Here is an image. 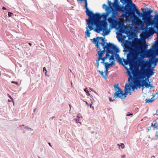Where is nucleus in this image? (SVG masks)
Listing matches in <instances>:
<instances>
[{
  "mask_svg": "<svg viewBox=\"0 0 158 158\" xmlns=\"http://www.w3.org/2000/svg\"><path fill=\"white\" fill-rule=\"evenodd\" d=\"M123 10H124V11H119V12H122L123 13L121 16V17L127 18V15L130 16L134 14V13L133 10H131V6L130 5H126L124 7V8H123Z\"/></svg>",
  "mask_w": 158,
  "mask_h": 158,
  "instance_id": "10",
  "label": "nucleus"
},
{
  "mask_svg": "<svg viewBox=\"0 0 158 158\" xmlns=\"http://www.w3.org/2000/svg\"><path fill=\"white\" fill-rule=\"evenodd\" d=\"M22 126H24V125H23Z\"/></svg>",
  "mask_w": 158,
  "mask_h": 158,
  "instance_id": "49",
  "label": "nucleus"
},
{
  "mask_svg": "<svg viewBox=\"0 0 158 158\" xmlns=\"http://www.w3.org/2000/svg\"><path fill=\"white\" fill-rule=\"evenodd\" d=\"M69 106L70 107V108H71V105L69 104Z\"/></svg>",
  "mask_w": 158,
  "mask_h": 158,
  "instance_id": "44",
  "label": "nucleus"
},
{
  "mask_svg": "<svg viewBox=\"0 0 158 158\" xmlns=\"http://www.w3.org/2000/svg\"><path fill=\"white\" fill-rule=\"evenodd\" d=\"M108 21L113 27H115L118 23V19L115 16V13L113 12L111 16L108 18Z\"/></svg>",
  "mask_w": 158,
  "mask_h": 158,
  "instance_id": "12",
  "label": "nucleus"
},
{
  "mask_svg": "<svg viewBox=\"0 0 158 158\" xmlns=\"http://www.w3.org/2000/svg\"><path fill=\"white\" fill-rule=\"evenodd\" d=\"M106 13H103L101 15L102 17L104 19H107V17L109 15L110 13L111 12V11H106Z\"/></svg>",
  "mask_w": 158,
  "mask_h": 158,
  "instance_id": "20",
  "label": "nucleus"
},
{
  "mask_svg": "<svg viewBox=\"0 0 158 158\" xmlns=\"http://www.w3.org/2000/svg\"><path fill=\"white\" fill-rule=\"evenodd\" d=\"M86 104H87V105L88 106H89V104L87 102H85Z\"/></svg>",
  "mask_w": 158,
  "mask_h": 158,
  "instance_id": "40",
  "label": "nucleus"
},
{
  "mask_svg": "<svg viewBox=\"0 0 158 158\" xmlns=\"http://www.w3.org/2000/svg\"><path fill=\"white\" fill-rule=\"evenodd\" d=\"M28 44L30 46H32V44L30 43H28Z\"/></svg>",
  "mask_w": 158,
  "mask_h": 158,
  "instance_id": "39",
  "label": "nucleus"
},
{
  "mask_svg": "<svg viewBox=\"0 0 158 158\" xmlns=\"http://www.w3.org/2000/svg\"><path fill=\"white\" fill-rule=\"evenodd\" d=\"M70 70L71 72V69H70Z\"/></svg>",
  "mask_w": 158,
  "mask_h": 158,
  "instance_id": "50",
  "label": "nucleus"
},
{
  "mask_svg": "<svg viewBox=\"0 0 158 158\" xmlns=\"http://www.w3.org/2000/svg\"><path fill=\"white\" fill-rule=\"evenodd\" d=\"M8 101L9 102H11V101L9 100H8Z\"/></svg>",
  "mask_w": 158,
  "mask_h": 158,
  "instance_id": "45",
  "label": "nucleus"
},
{
  "mask_svg": "<svg viewBox=\"0 0 158 158\" xmlns=\"http://www.w3.org/2000/svg\"><path fill=\"white\" fill-rule=\"evenodd\" d=\"M71 84L72 86L73 85V83L72 82H71Z\"/></svg>",
  "mask_w": 158,
  "mask_h": 158,
  "instance_id": "47",
  "label": "nucleus"
},
{
  "mask_svg": "<svg viewBox=\"0 0 158 158\" xmlns=\"http://www.w3.org/2000/svg\"><path fill=\"white\" fill-rule=\"evenodd\" d=\"M114 64V61H111L110 63H108L107 62L105 63L104 64H105V66L106 69H108L110 67L112 66Z\"/></svg>",
  "mask_w": 158,
  "mask_h": 158,
  "instance_id": "21",
  "label": "nucleus"
},
{
  "mask_svg": "<svg viewBox=\"0 0 158 158\" xmlns=\"http://www.w3.org/2000/svg\"><path fill=\"white\" fill-rule=\"evenodd\" d=\"M11 83H14V84H17V85H18V82H15V81H12L11 82Z\"/></svg>",
  "mask_w": 158,
  "mask_h": 158,
  "instance_id": "33",
  "label": "nucleus"
},
{
  "mask_svg": "<svg viewBox=\"0 0 158 158\" xmlns=\"http://www.w3.org/2000/svg\"><path fill=\"white\" fill-rule=\"evenodd\" d=\"M77 1H80L81 2H82V1H84L85 3V6L86 7L87 4V0H77Z\"/></svg>",
  "mask_w": 158,
  "mask_h": 158,
  "instance_id": "26",
  "label": "nucleus"
},
{
  "mask_svg": "<svg viewBox=\"0 0 158 158\" xmlns=\"http://www.w3.org/2000/svg\"><path fill=\"white\" fill-rule=\"evenodd\" d=\"M48 143L49 145H50V146L51 147L52 145H51V143Z\"/></svg>",
  "mask_w": 158,
  "mask_h": 158,
  "instance_id": "41",
  "label": "nucleus"
},
{
  "mask_svg": "<svg viewBox=\"0 0 158 158\" xmlns=\"http://www.w3.org/2000/svg\"><path fill=\"white\" fill-rule=\"evenodd\" d=\"M87 6L88 4H87V6L86 7L85 6V5L84 6V7L86 9L85 12L87 15L89 16L88 19L86 20L87 23L86 24L88 25V26H89V25H90V24H91V23H92V19L94 14H93L92 11L89 10L88 9Z\"/></svg>",
  "mask_w": 158,
  "mask_h": 158,
  "instance_id": "13",
  "label": "nucleus"
},
{
  "mask_svg": "<svg viewBox=\"0 0 158 158\" xmlns=\"http://www.w3.org/2000/svg\"><path fill=\"white\" fill-rule=\"evenodd\" d=\"M141 61V57H137L134 56H127V58L126 59H122L123 63V62L125 65H127L129 64L131 67L133 66L135 64H137L138 67L136 68L137 69L139 68V62Z\"/></svg>",
  "mask_w": 158,
  "mask_h": 158,
  "instance_id": "6",
  "label": "nucleus"
},
{
  "mask_svg": "<svg viewBox=\"0 0 158 158\" xmlns=\"http://www.w3.org/2000/svg\"><path fill=\"white\" fill-rule=\"evenodd\" d=\"M2 9H3V10H6V7H5L3 6L2 8Z\"/></svg>",
  "mask_w": 158,
  "mask_h": 158,
  "instance_id": "36",
  "label": "nucleus"
},
{
  "mask_svg": "<svg viewBox=\"0 0 158 158\" xmlns=\"http://www.w3.org/2000/svg\"><path fill=\"white\" fill-rule=\"evenodd\" d=\"M112 4L113 7L116 9V11H124L123 10V8H124V6L119 5L117 2L113 3Z\"/></svg>",
  "mask_w": 158,
  "mask_h": 158,
  "instance_id": "15",
  "label": "nucleus"
},
{
  "mask_svg": "<svg viewBox=\"0 0 158 158\" xmlns=\"http://www.w3.org/2000/svg\"><path fill=\"white\" fill-rule=\"evenodd\" d=\"M131 90V86L130 85L126 84L125 85V90H127L129 91Z\"/></svg>",
  "mask_w": 158,
  "mask_h": 158,
  "instance_id": "23",
  "label": "nucleus"
},
{
  "mask_svg": "<svg viewBox=\"0 0 158 158\" xmlns=\"http://www.w3.org/2000/svg\"><path fill=\"white\" fill-rule=\"evenodd\" d=\"M151 127H153L154 130L158 129V124L156 120L155 121H153V123H152L151 126L150 127V129H151Z\"/></svg>",
  "mask_w": 158,
  "mask_h": 158,
  "instance_id": "18",
  "label": "nucleus"
},
{
  "mask_svg": "<svg viewBox=\"0 0 158 158\" xmlns=\"http://www.w3.org/2000/svg\"><path fill=\"white\" fill-rule=\"evenodd\" d=\"M152 12L153 10L151 9L145 10L142 19L146 25L144 34L148 36L152 35L155 33L158 35V14H156L153 18Z\"/></svg>",
  "mask_w": 158,
  "mask_h": 158,
  "instance_id": "2",
  "label": "nucleus"
},
{
  "mask_svg": "<svg viewBox=\"0 0 158 158\" xmlns=\"http://www.w3.org/2000/svg\"><path fill=\"white\" fill-rule=\"evenodd\" d=\"M80 119V118H77L76 119V122L77 123H80V122H79V121L80 120L79 119Z\"/></svg>",
  "mask_w": 158,
  "mask_h": 158,
  "instance_id": "31",
  "label": "nucleus"
},
{
  "mask_svg": "<svg viewBox=\"0 0 158 158\" xmlns=\"http://www.w3.org/2000/svg\"><path fill=\"white\" fill-rule=\"evenodd\" d=\"M43 70H44V71H46L45 74H46V73H47V70H46V68L45 67H44L43 68Z\"/></svg>",
  "mask_w": 158,
  "mask_h": 158,
  "instance_id": "34",
  "label": "nucleus"
},
{
  "mask_svg": "<svg viewBox=\"0 0 158 158\" xmlns=\"http://www.w3.org/2000/svg\"><path fill=\"white\" fill-rule=\"evenodd\" d=\"M158 62V58L155 57L151 61V64L154 65L152 68H149V62L147 61H145L141 58V61L139 62V66H140V69L138 68L135 70L132 69L131 73L137 79L136 85L139 86V88L143 85H145L146 88L152 87L153 86L151 84L149 79L154 74V68L157 65Z\"/></svg>",
  "mask_w": 158,
  "mask_h": 158,
  "instance_id": "1",
  "label": "nucleus"
},
{
  "mask_svg": "<svg viewBox=\"0 0 158 158\" xmlns=\"http://www.w3.org/2000/svg\"><path fill=\"white\" fill-rule=\"evenodd\" d=\"M132 7H133V9H132L131 8V10H133L134 14L133 15H135V12L138 15L139 17H142L144 16V12H145V11L144 9L143 8L142 9V13H140L139 10L137 9L136 7L135 6V4H132Z\"/></svg>",
  "mask_w": 158,
  "mask_h": 158,
  "instance_id": "14",
  "label": "nucleus"
},
{
  "mask_svg": "<svg viewBox=\"0 0 158 158\" xmlns=\"http://www.w3.org/2000/svg\"><path fill=\"white\" fill-rule=\"evenodd\" d=\"M125 157V155L123 156H122V158H124Z\"/></svg>",
  "mask_w": 158,
  "mask_h": 158,
  "instance_id": "42",
  "label": "nucleus"
},
{
  "mask_svg": "<svg viewBox=\"0 0 158 158\" xmlns=\"http://www.w3.org/2000/svg\"><path fill=\"white\" fill-rule=\"evenodd\" d=\"M154 101V99H153V97L151 98V99H146L145 100V102L147 103H149V102H152Z\"/></svg>",
  "mask_w": 158,
  "mask_h": 158,
  "instance_id": "24",
  "label": "nucleus"
},
{
  "mask_svg": "<svg viewBox=\"0 0 158 158\" xmlns=\"http://www.w3.org/2000/svg\"><path fill=\"white\" fill-rule=\"evenodd\" d=\"M108 69H106H106L105 71V75L106 76H107V72H108Z\"/></svg>",
  "mask_w": 158,
  "mask_h": 158,
  "instance_id": "28",
  "label": "nucleus"
},
{
  "mask_svg": "<svg viewBox=\"0 0 158 158\" xmlns=\"http://www.w3.org/2000/svg\"><path fill=\"white\" fill-rule=\"evenodd\" d=\"M120 2L123 4H124L126 3H132V0H120Z\"/></svg>",
  "mask_w": 158,
  "mask_h": 158,
  "instance_id": "22",
  "label": "nucleus"
},
{
  "mask_svg": "<svg viewBox=\"0 0 158 158\" xmlns=\"http://www.w3.org/2000/svg\"><path fill=\"white\" fill-rule=\"evenodd\" d=\"M109 100L110 102H113L115 100H112L111 98H110Z\"/></svg>",
  "mask_w": 158,
  "mask_h": 158,
  "instance_id": "37",
  "label": "nucleus"
},
{
  "mask_svg": "<svg viewBox=\"0 0 158 158\" xmlns=\"http://www.w3.org/2000/svg\"><path fill=\"white\" fill-rule=\"evenodd\" d=\"M137 44V43L135 44V48L129 45L126 46L124 49L125 52H129L127 56L139 57V48Z\"/></svg>",
  "mask_w": 158,
  "mask_h": 158,
  "instance_id": "8",
  "label": "nucleus"
},
{
  "mask_svg": "<svg viewBox=\"0 0 158 158\" xmlns=\"http://www.w3.org/2000/svg\"><path fill=\"white\" fill-rule=\"evenodd\" d=\"M121 147L123 149L125 148V145L123 143H121V144L119 146V147Z\"/></svg>",
  "mask_w": 158,
  "mask_h": 158,
  "instance_id": "27",
  "label": "nucleus"
},
{
  "mask_svg": "<svg viewBox=\"0 0 158 158\" xmlns=\"http://www.w3.org/2000/svg\"><path fill=\"white\" fill-rule=\"evenodd\" d=\"M115 57L116 60L119 63L123 64L122 59H121L118 54L117 53H115Z\"/></svg>",
  "mask_w": 158,
  "mask_h": 158,
  "instance_id": "19",
  "label": "nucleus"
},
{
  "mask_svg": "<svg viewBox=\"0 0 158 158\" xmlns=\"http://www.w3.org/2000/svg\"><path fill=\"white\" fill-rule=\"evenodd\" d=\"M8 97L10 98V99L13 102H14V99H13L12 98V97L10 95H9V94H8Z\"/></svg>",
  "mask_w": 158,
  "mask_h": 158,
  "instance_id": "29",
  "label": "nucleus"
},
{
  "mask_svg": "<svg viewBox=\"0 0 158 158\" xmlns=\"http://www.w3.org/2000/svg\"><path fill=\"white\" fill-rule=\"evenodd\" d=\"M134 18L135 19L136 24H137L141 25L142 27H144V23L142 21V20L136 16L134 17Z\"/></svg>",
  "mask_w": 158,
  "mask_h": 158,
  "instance_id": "17",
  "label": "nucleus"
},
{
  "mask_svg": "<svg viewBox=\"0 0 158 158\" xmlns=\"http://www.w3.org/2000/svg\"><path fill=\"white\" fill-rule=\"evenodd\" d=\"M108 1L109 3V6H107L106 5L104 4H103L102 7L103 9H105L106 11H111L113 10V8L111 5V3L109 1Z\"/></svg>",
  "mask_w": 158,
  "mask_h": 158,
  "instance_id": "16",
  "label": "nucleus"
},
{
  "mask_svg": "<svg viewBox=\"0 0 158 158\" xmlns=\"http://www.w3.org/2000/svg\"><path fill=\"white\" fill-rule=\"evenodd\" d=\"M13 13L11 12H9L8 14V15L9 17H10L12 15H13Z\"/></svg>",
  "mask_w": 158,
  "mask_h": 158,
  "instance_id": "30",
  "label": "nucleus"
},
{
  "mask_svg": "<svg viewBox=\"0 0 158 158\" xmlns=\"http://www.w3.org/2000/svg\"><path fill=\"white\" fill-rule=\"evenodd\" d=\"M91 106H92V105H91V104L90 105V108H91Z\"/></svg>",
  "mask_w": 158,
  "mask_h": 158,
  "instance_id": "46",
  "label": "nucleus"
},
{
  "mask_svg": "<svg viewBox=\"0 0 158 158\" xmlns=\"http://www.w3.org/2000/svg\"><path fill=\"white\" fill-rule=\"evenodd\" d=\"M132 114H128L127 115V116H129L131 115H132Z\"/></svg>",
  "mask_w": 158,
  "mask_h": 158,
  "instance_id": "38",
  "label": "nucleus"
},
{
  "mask_svg": "<svg viewBox=\"0 0 158 158\" xmlns=\"http://www.w3.org/2000/svg\"><path fill=\"white\" fill-rule=\"evenodd\" d=\"M98 72L103 77H104L105 79L106 78V76L105 75H104V73L103 71H99Z\"/></svg>",
  "mask_w": 158,
  "mask_h": 158,
  "instance_id": "25",
  "label": "nucleus"
},
{
  "mask_svg": "<svg viewBox=\"0 0 158 158\" xmlns=\"http://www.w3.org/2000/svg\"><path fill=\"white\" fill-rule=\"evenodd\" d=\"M155 44L152 48L147 50L148 45L146 41H140L137 43V45L139 48V57L140 56L143 58L151 56L153 53L156 55H158V35H157V40L155 41Z\"/></svg>",
  "mask_w": 158,
  "mask_h": 158,
  "instance_id": "4",
  "label": "nucleus"
},
{
  "mask_svg": "<svg viewBox=\"0 0 158 158\" xmlns=\"http://www.w3.org/2000/svg\"><path fill=\"white\" fill-rule=\"evenodd\" d=\"M55 117L54 116H53L52 117V119H53Z\"/></svg>",
  "mask_w": 158,
  "mask_h": 158,
  "instance_id": "43",
  "label": "nucleus"
},
{
  "mask_svg": "<svg viewBox=\"0 0 158 158\" xmlns=\"http://www.w3.org/2000/svg\"><path fill=\"white\" fill-rule=\"evenodd\" d=\"M130 94H131V92H130Z\"/></svg>",
  "mask_w": 158,
  "mask_h": 158,
  "instance_id": "48",
  "label": "nucleus"
},
{
  "mask_svg": "<svg viewBox=\"0 0 158 158\" xmlns=\"http://www.w3.org/2000/svg\"><path fill=\"white\" fill-rule=\"evenodd\" d=\"M132 69H133L131 68L130 69V71H128V75L129 76V77L128 78V81L130 82L131 80V82H134L135 85H132L131 87L132 89L134 90L135 89H137V88L136 87H138L139 88H140L141 87H143L144 86H145V85H143L142 86H141L140 88H139V86L138 85H136V82H137V78L135 77L134 75L131 73L132 70Z\"/></svg>",
  "mask_w": 158,
  "mask_h": 158,
  "instance_id": "11",
  "label": "nucleus"
},
{
  "mask_svg": "<svg viewBox=\"0 0 158 158\" xmlns=\"http://www.w3.org/2000/svg\"><path fill=\"white\" fill-rule=\"evenodd\" d=\"M87 88H86L84 90L87 93H88L89 94V91L87 90Z\"/></svg>",
  "mask_w": 158,
  "mask_h": 158,
  "instance_id": "32",
  "label": "nucleus"
},
{
  "mask_svg": "<svg viewBox=\"0 0 158 158\" xmlns=\"http://www.w3.org/2000/svg\"><path fill=\"white\" fill-rule=\"evenodd\" d=\"M90 40L96 44V46L97 48V51L98 52V60L97 61L96 64H97L98 67L99 65V61L100 60H102L101 63L104 64L105 63L104 62L105 60L110 56L109 54L111 52L109 49L112 47V46L109 45L107 47L106 53L105 56L102 58V56L105 51V49L106 48L103 47L104 46H106V43L105 41V38L102 37H97L96 38H94Z\"/></svg>",
  "mask_w": 158,
  "mask_h": 158,
  "instance_id": "3",
  "label": "nucleus"
},
{
  "mask_svg": "<svg viewBox=\"0 0 158 158\" xmlns=\"http://www.w3.org/2000/svg\"><path fill=\"white\" fill-rule=\"evenodd\" d=\"M115 90L116 91L115 93L113 94L114 98H119L121 99H124L126 97V95L129 92L128 91L125 90V92L123 93L122 90L118 87V83L114 85Z\"/></svg>",
  "mask_w": 158,
  "mask_h": 158,
  "instance_id": "7",
  "label": "nucleus"
},
{
  "mask_svg": "<svg viewBox=\"0 0 158 158\" xmlns=\"http://www.w3.org/2000/svg\"><path fill=\"white\" fill-rule=\"evenodd\" d=\"M109 45H110L112 46L111 48H110L109 50L111 51V52L110 53L111 54V56H110L109 57V60L110 61H114V63L115 64L114 62V55L115 53H117L120 52V50L118 48L116 47V45L114 44L111 43L109 42L108 43H107L106 45V46H104V48H106L107 50V47Z\"/></svg>",
  "mask_w": 158,
  "mask_h": 158,
  "instance_id": "9",
  "label": "nucleus"
},
{
  "mask_svg": "<svg viewBox=\"0 0 158 158\" xmlns=\"http://www.w3.org/2000/svg\"><path fill=\"white\" fill-rule=\"evenodd\" d=\"M156 134L155 135V136L157 137H158V132H157L156 133Z\"/></svg>",
  "mask_w": 158,
  "mask_h": 158,
  "instance_id": "35",
  "label": "nucleus"
},
{
  "mask_svg": "<svg viewBox=\"0 0 158 158\" xmlns=\"http://www.w3.org/2000/svg\"><path fill=\"white\" fill-rule=\"evenodd\" d=\"M102 18V16L99 14L96 13L94 14L91 24L86 27V30L85 31V37H90L91 33L89 31L94 29L95 26H96L95 30L97 32H99L102 31H104L105 30L106 28L107 24L103 21H100Z\"/></svg>",
  "mask_w": 158,
  "mask_h": 158,
  "instance_id": "5",
  "label": "nucleus"
}]
</instances>
